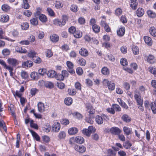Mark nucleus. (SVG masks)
Instances as JSON below:
<instances>
[{
	"mask_svg": "<svg viewBox=\"0 0 156 156\" xmlns=\"http://www.w3.org/2000/svg\"><path fill=\"white\" fill-rule=\"evenodd\" d=\"M51 41L53 43L57 42L59 39V37L58 35L56 34H53L50 37Z\"/></svg>",
	"mask_w": 156,
	"mask_h": 156,
	"instance_id": "nucleus-19",
	"label": "nucleus"
},
{
	"mask_svg": "<svg viewBox=\"0 0 156 156\" xmlns=\"http://www.w3.org/2000/svg\"><path fill=\"white\" fill-rule=\"evenodd\" d=\"M45 53L46 56L48 58H50L53 55V53L51 49H47Z\"/></svg>",
	"mask_w": 156,
	"mask_h": 156,
	"instance_id": "nucleus-54",
	"label": "nucleus"
},
{
	"mask_svg": "<svg viewBox=\"0 0 156 156\" xmlns=\"http://www.w3.org/2000/svg\"><path fill=\"white\" fill-rule=\"evenodd\" d=\"M92 29L93 31L96 33H99L100 31V26L97 25H93L92 26Z\"/></svg>",
	"mask_w": 156,
	"mask_h": 156,
	"instance_id": "nucleus-37",
	"label": "nucleus"
},
{
	"mask_svg": "<svg viewBox=\"0 0 156 156\" xmlns=\"http://www.w3.org/2000/svg\"><path fill=\"white\" fill-rule=\"evenodd\" d=\"M76 62L77 63L82 66H85L86 64V60L82 57L78 58L76 60Z\"/></svg>",
	"mask_w": 156,
	"mask_h": 156,
	"instance_id": "nucleus-15",
	"label": "nucleus"
},
{
	"mask_svg": "<svg viewBox=\"0 0 156 156\" xmlns=\"http://www.w3.org/2000/svg\"><path fill=\"white\" fill-rule=\"evenodd\" d=\"M100 25L104 27L105 30L107 33L111 32V28L105 20H101Z\"/></svg>",
	"mask_w": 156,
	"mask_h": 156,
	"instance_id": "nucleus-7",
	"label": "nucleus"
},
{
	"mask_svg": "<svg viewBox=\"0 0 156 156\" xmlns=\"http://www.w3.org/2000/svg\"><path fill=\"white\" fill-rule=\"evenodd\" d=\"M120 21L123 24L126 23L128 20L126 16L122 15L120 18Z\"/></svg>",
	"mask_w": 156,
	"mask_h": 156,
	"instance_id": "nucleus-59",
	"label": "nucleus"
},
{
	"mask_svg": "<svg viewBox=\"0 0 156 156\" xmlns=\"http://www.w3.org/2000/svg\"><path fill=\"white\" fill-rule=\"evenodd\" d=\"M15 51L20 53H26L27 52V51L25 48L18 46L16 47Z\"/></svg>",
	"mask_w": 156,
	"mask_h": 156,
	"instance_id": "nucleus-16",
	"label": "nucleus"
},
{
	"mask_svg": "<svg viewBox=\"0 0 156 156\" xmlns=\"http://www.w3.org/2000/svg\"><path fill=\"white\" fill-rule=\"evenodd\" d=\"M147 13L148 16L150 18H154L156 17V13L151 10H148Z\"/></svg>",
	"mask_w": 156,
	"mask_h": 156,
	"instance_id": "nucleus-27",
	"label": "nucleus"
},
{
	"mask_svg": "<svg viewBox=\"0 0 156 156\" xmlns=\"http://www.w3.org/2000/svg\"><path fill=\"white\" fill-rule=\"evenodd\" d=\"M149 32L150 34L153 37L156 36V28L154 27H151L149 29Z\"/></svg>",
	"mask_w": 156,
	"mask_h": 156,
	"instance_id": "nucleus-41",
	"label": "nucleus"
},
{
	"mask_svg": "<svg viewBox=\"0 0 156 156\" xmlns=\"http://www.w3.org/2000/svg\"><path fill=\"white\" fill-rule=\"evenodd\" d=\"M10 52V50L8 48H4L2 51V54L5 56L9 55Z\"/></svg>",
	"mask_w": 156,
	"mask_h": 156,
	"instance_id": "nucleus-52",
	"label": "nucleus"
},
{
	"mask_svg": "<svg viewBox=\"0 0 156 156\" xmlns=\"http://www.w3.org/2000/svg\"><path fill=\"white\" fill-rule=\"evenodd\" d=\"M78 129L77 128L71 127L68 130V133L69 135H74L78 133Z\"/></svg>",
	"mask_w": 156,
	"mask_h": 156,
	"instance_id": "nucleus-17",
	"label": "nucleus"
},
{
	"mask_svg": "<svg viewBox=\"0 0 156 156\" xmlns=\"http://www.w3.org/2000/svg\"><path fill=\"white\" fill-rule=\"evenodd\" d=\"M64 103L66 105L70 106L73 103V99L70 97H66L65 99Z\"/></svg>",
	"mask_w": 156,
	"mask_h": 156,
	"instance_id": "nucleus-31",
	"label": "nucleus"
},
{
	"mask_svg": "<svg viewBox=\"0 0 156 156\" xmlns=\"http://www.w3.org/2000/svg\"><path fill=\"white\" fill-rule=\"evenodd\" d=\"M75 150L79 153H83L86 151V147L83 145H80L76 144L74 147Z\"/></svg>",
	"mask_w": 156,
	"mask_h": 156,
	"instance_id": "nucleus-6",
	"label": "nucleus"
},
{
	"mask_svg": "<svg viewBox=\"0 0 156 156\" xmlns=\"http://www.w3.org/2000/svg\"><path fill=\"white\" fill-rule=\"evenodd\" d=\"M51 129V126L48 124H45L44 125L43 129L44 132L48 133L50 131Z\"/></svg>",
	"mask_w": 156,
	"mask_h": 156,
	"instance_id": "nucleus-43",
	"label": "nucleus"
},
{
	"mask_svg": "<svg viewBox=\"0 0 156 156\" xmlns=\"http://www.w3.org/2000/svg\"><path fill=\"white\" fill-rule=\"evenodd\" d=\"M66 63L68 71L71 73H74L75 71L73 69L74 65L73 63L70 61H67Z\"/></svg>",
	"mask_w": 156,
	"mask_h": 156,
	"instance_id": "nucleus-9",
	"label": "nucleus"
},
{
	"mask_svg": "<svg viewBox=\"0 0 156 156\" xmlns=\"http://www.w3.org/2000/svg\"><path fill=\"white\" fill-rule=\"evenodd\" d=\"M107 155L104 156H116V151L111 149H109L106 150Z\"/></svg>",
	"mask_w": 156,
	"mask_h": 156,
	"instance_id": "nucleus-29",
	"label": "nucleus"
},
{
	"mask_svg": "<svg viewBox=\"0 0 156 156\" xmlns=\"http://www.w3.org/2000/svg\"><path fill=\"white\" fill-rule=\"evenodd\" d=\"M30 22L31 24L34 26H37L38 24V21L37 17L32 18L30 20Z\"/></svg>",
	"mask_w": 156,
	"mask_h": 156,
	"instance_id": "nucleus-44",
	"label": "nucleus"
},
{
	"mask_svg": "<svg viewBox=\"0 0 156 156\" xmlns=\"http://www.w3.org/2000/svg\"><path fill=\"white\" fill-rule=\"evenodd\" d=\"M144 39L146 44L149 46L152 45V41L151 38L147 36H145L144 37Z\"/></svg>",
	"mask_w": 156,
	"mask_h": 156,
	"instance_id": "nucleus-21",
	"label": "nucleus"
},
{
	"mask_svg": "<svg viewBox=\"0 0 156 156\" xmlns=\"http://www.w3.org/2000/svg\"><path fill=\"white\" fill-rule=\"evenodd\" d=\"M2 9L3 11L7 12L10 10V7L7 4H3L2 6Z\"/></svg>",
	"mask_w": 156,
	"mask_h": 156,
	"instance_id": "nucleus-58",
	"label": "nucleus"
},
{
	"mask_svg": "<svg viewBox=\"0 0 156 156\" xmlns=\"http://www.w3.org/2000/svg\"><path fill=\"white\" fill-rule=\"evenodd\" d=\"M133 53L135 55H138L139 53V49L138 47L133 45L132 47Z\"/></svg>",
	"mask_w": 156,
	"mask_h": 156,
	"instance_id": "nucleus-55",
	"label": "nucleus"
},
{
	"mask_svg": "<svg viewBox=\"0 0 156 156\" xmlns=\"http://www.w3.org/2000/svg\"><path fill=\"white\" fill-rule=\"evenodd\" d=\"M62 20L61 22L63 26L65 25L66 22L68 20V17L67 16L64 15L62 16Z\"/></svg>",
	"mask_w": 156,
	"mask_h": 156,
	"instance_id": "nucleus-63",
	"label": "nucleus"
},
{
	"mask_svg": "<svg viewBox=\"0 0 156 156\" xmlns=\"http://www.w3.org/2000/svg\"><path fill=\"white\" fill-rule=\"evenodd\" d=\"M123 145L124 148L126 149H128L130 148L132 144L129 141H127L123 143Z\"/></svg>",
	"mask_w": 156,
	"mask_h": 156,
	"instance_id": "nucleus-45",
	"label": "nucleus"
},
{
	"mask_svg": "<svg viewBox=\"0 0 156 156\" xmlns=\"http://www.w3.org/2000/svg\"><path fill=\"white\" fill-rule=\"evenodd\" d=\"M101 73L104 75H108L109 74V70L107 67H103L101 70Z\"/></svg>",
	"mask_w": 156,
	"mask_h": 156,
	"instance_id": "nucleus-50",
	"label": "nucleus"
},
{
	"mask_svg": "<svg viewBox=\"0 0 156 156\" xmlns=\"http://www.w3.org/2000/svg\"><path fill=\"white\" fill-rule=\"evenodd\" d=\"M72 114L74 117L78 119H80L83 117L82 115L78 112H74L73 113H72Z\"/></svg>",
	"mask_w": 156,
	"mask_h": 156,
	"instance_id": "nucleus-47",
	"label": "nucleus"
},
{
	"mask_svg": "<svg viewBox=\"0 0 156 156\" xmlns=\"http://www.w3.org/2000/svg\"><path fill=\"white\" fill-rule=\"evenodd\" d=\"M86 108L89 114L93 115L95 113V110L93 108L92 106L90 104L87 103L86 105Z\"/></svg>",
	"mask_w": 156,
	"mask_h": 156,
	"instance_id": "nucleus-12",
	"label": "nucleus"
},
{
	"mask_svg": "<svg viewBox=\"0 0 156 156\" xmlns=\"http://www.w3.org/2000/svg\"><path fill=\"white\" fill-rule=\"evenodd\" d=\"M37 54L36 52L33 50L30 51L28 53V57L32 58L33 59L36 56Z\"/></svg>",
	"mask_w": 156,
	"mask_h": 156,
	"instance_id": "nucleus-49",
	"label": "nucleus"
},
{
	"mask_svg": "<svg viewBox=\"0 0 156 156\" xmlns=\"http://www.w3.org/2000/svg\"><path fill=\"white\" fill-rule=\"evenodd\" d=\"M142 1V0H139ZM129 5L130 7L133 10H135L137 8L138 2L137 0H130Z\"/></svg>",
	"mask_w": 156,
	"mask_h": 156,
	"instance_id": "nucleus-11",
	"label": "nucleus"
},
{
	"mask_svg": "<svg viewBox=\"0 0 156 156\" xmlns=\"http://www.w3.org/2000/svg\"><path fill=\"white\" fill-rule=\"evenodd\" d=\"M31 0H23V7L24 9H27L30 8L29 3Z\"/></svg>",
	"mask_w": 156,
	"mask_h": 156,
	"instance_id": "nucleus-36",
	"label": "nucleus"
},
{
	"mask_svg": "<svg viewBox=\"0 0 156 156\" xmlns=\"http://www.w3.org/2000/svg\"><path fill=\"white\" fill-rule=\"evenodd\" d=\"M47 72V70L44 68L40 69L38 70V75L41 76H44Z\"/></svg>",
	"mask_w": 156,
	"mask_h": 156,
	"instance_id": "nucleus-62",
	"label": "nucleus"
},
{
	"mask_svg": "<svg viewBox=\"0 0 156 156\" xmlns=\"http://www.w3.org/2000/svg\"><path fill=\"white\" fill-rule=\"evenodd\" d=\"M32 60L35 63L39 64L42 62V60L39 57L36 56Z\"/></svg>",
	"mask_w": 156,
	"mask_h": 156,
	"instance_id": "nucleus-53",
	"label": "nucleus"
},
{
	"mask_svg": "<svg viewBox=\"0 0 156 156\" xmlns=\"http://www.w3.org/2000/svg\"><path fill=\"white\" fill-rule=\"evenodd\" d=\"M14 105L12 104H10L8 106V110L11 113L12 116L14 118V120L15 122V120L16 121V116L15 112L14 109Z\"/></svg>",
	"mask_w": 156,
	"mask_h": 156,
	"instance_id": "nucleus-14",
	"label": "nucleus"
},
{
	"mask_svg": "<svg viewBox=\"0 0 156 156\" xmlns=\"http://www.w3.org/2000/svg\"><path fill=\"white\" fill-rule=\"evenodd\" d=\"M61 127L60 124L59 123L55 122H54V126L53 127V129L55 132L59 131Z\"/></svg>",
	"mask_w": 156,
	"mask_h": 156,
	"instance_id": "nucleus-28",
	"label": "nucleus"
},
{
	"mask_svg": "<svg viewBox=\"0 0 156 156\" xmlns=\"http://www.w3.org/2000/svg\"><path fill=\"white\" fill-rule=\"evenodd\" d=\"M107 132L108 133H110L112 135H119L122 131L119 128L116 127H112L110 129H108Z\"/></svg>",
	"mask_w": 156,
	"mask_h": 156,
	"instance_id": "nucleus-3",
	"label": "nucleus"
},
{
	"mask_svg": "<svg viewBox=\"0 0 156 156\" xmlns=\"http://www.w3.org/2000/svg\"><path fill=\"white\" fill-rule=\"evenodd\" d=\"M38 111L41 112H43L45 111L44 105L43 103L39 102L37 104Z\"/></svg>",
	"mask_w": 156,
	"mask_h": 156,
	"instance_id": "nucleus-18",
	"label": "nucleus"
},
{
	"mask_svg": "<svg viewBox=\"0 0 156 156\" xmlns=\"http://www.w3.org/2000/svg\"><path fill=\"white\" fill-rule=\"evenodd\" d=\"M136 93L138 94H135L134 95V98L136 101L137 105H143V99L142 98L140 94L139 91H136Z\"/></svg>",
	"mask_w": 156,
	"mask_h": 156,
	"instance_id": "nucleus-5",
	"label": "nucleus"
},
{
	"mask_svg": "<svg viewBox=\"0 0 156 156\" xmlns=\"http://www.w3.org/2000/svg\"><path fill=\"white\" fill-rule=\"evenodd\" d=\"M70 9L72 11L76 12L78 11V8L76 5L73 4L70 7Z\"/></svg>",
	"mask_w": 156,
	"mask_h": 156,
	"instance_id": "nucleus-60",
	"label": "nucleus"
},
{
	"mask_svg": "<svg viewBox=\"0 0 156 156\" xmlns=\"http://www.w3.org/2000/svg\"><path fill=\"white\" fill-rule=\"evenodd\" d=\"M125 28L124 27L121 26L117 30V33L119 37L123 36L125 33Z\"/></svg>",
	"mask_w": 156,
	"mask_h": 156,
	"instance_id": "nucleus-10",
	"label": "nucleus"
},
{
	"mask_svg": "<svg viewBox=\"0 0 156 156\" xmlns=\"http://www.w3.org/2000/svg\"><path fill=\"white\" fill-rule=\"evenodd\" d=\"M144 9L142 8H138L136 11L137 16L139 17L142 16L144 14Z\"/></svg>",
	"mask_w": 156,
	"mask_h": 156,
	"instance_id": "nucleus-32",
	"label": "nucleus"
},
{
	"mask_svg": "<svg viewBox=\"0 0 156 156\" xmlns=\"http://www.w3.org/2000/svg\"><path fill=\"white\" fill-rule=\"evenodd\" d=\"M121 119L123 121L126 122H129L131 121V118L127 114H124L122 116Z\"/></svg>",
	"mask_w": 156,
	"mask_h": 156,
	"instance_id": "nucleus-33",
	"label": "nucleus"
},
{
	"mask_svg": "<svg viewBox=\"0 0 156 156\" xmlns=\"http://www.w3.org/2000/svg\"><path fill=\"white\" fill-rule=\"evenodd\" d=\"M30 77L32 79L35 80H37L39 79V75L37 73L33 72L30 74Z\"/></svg>",
	"mask_w": 156,
	"mask_h": 156,
	"instance_id": "nucleus-40",
	"label": "nucleus"
},
{
	"mask_svg": "<svg viewBox=\"0 0 156 156\" xmlns=\"http://www.w3.org/2000/svg\"><path fill=\"white\" fill-rule=\"evenodd\" d=\"M149 72L153 74L154 76L156 77V67H151L149 68Z\"/></svg>",
	"mask_w": 156,
	"mask_h": 156,
	"instance_id": "nucleus-57",
	"label": "nucleus"
},
{
	"mask_svg": "<svg viewBox=\"0 0 156 156\" xmlns=\"http://www.w3.org/2000/svg\"><path fill=\"white\" fill-rule=\"evenodd\" d=\"M80 55L82 57H86L89 55V52L88 50L84 47H82L79 51Z\"/></svg>",
	"mask_w": 156,
	"mask_h": 156,
	"instance_id": "nucleus-8",
	"label": "nucleus"
},
{
	"mask_svg": "<svg viewBox=\"0 0 156 156\" xmlns=\"http://www.w3.org/2000/svg\"><path fill=\"white\" fill-rule=\"evenodd\" d=\"M76 139V142L77 143L82 144L84 142V138L80 136H77L75 137Z\"/></svg>",
	"mask_w": 156,
	"mask_h": 156,
	"instance_id": "nucleus-34",
	"label": "nucleus"
},
{
	"mask_svg": "<svg viewBox=\"0 0 156 156\" xmlns=\"http://www.w3.org/2000/svg\"><path fill=\"white\" fill-rule=\"evenodd\" d=\"M13 95L15 97L16 96L20 98V101L21 105L23 106H24L25 103L27 101V100L25 98L22 97V94L19 91L16 90L15 93H13Z\"/></svg>",
	"mask_w": 156,
	"mask_h": 156,
	"instance_id": "nucleus-4",
	"label": "nucleus"
},
{
	"mask_svg": "<svg viewBox=\"0 0 156 156\" xmlns=\"http://www.w3.org/2000/svg\"><path fill=\"white\" fill-rule=\"evenodd\" d=\"M147 62L150 64H153L155 62V58L152 55H149L147 57Z\"/></svg>",
	"mask_w": 156,
	"mask_h": 156,
	"instance_id": "nucleus-23",
	"label": "nucleus"
},
{
	"mask_svg": "<svg viewBox=\"0 0 156 156\" xmlns=\"http://www.w3.org/2000/svg\"><path fill=\"white\" fill-rule=\"evenodd\" d=\"M47 75L49 77L54 78L55 76L56 72L54 70H51L47 73Z\"/></svg>",
	"mask_w": 156,
	"mask_h": 156,
	"instance_id": "nucleus-30",
	"label": "nucleus"
},
{
	"mask_svg": "<svg viewBox=\"0 0 156 156\" xmlns=\"http://www.w3.org/2000/svg\"><path fill=\"white\" fill-rule=\"evenodd\" d=\"M123 130L124 134L126 136L131 134L132 133V128H129L128 127L124 126L123 127Z\"/></svg>",
	"mask_w": 156,
	"mask_h": 156,
	"instance_id": "nucleus-20",
	"label": "nucleus"
},
{
	"mask_svg": "<svg viewBox=\"0 0 156 156\" xmlns=\"http://www.w3.org/2000/svg\"><path fill=\"white\" fill-rule=\"evenodd\" d=\"M30 131L34 139L36 140L37 141H40V137L39 136L36 132L33 130H30Z\"/></svg>",
	"mask_w": 156,
	"mask_h": 156,
	"instance_id": "nucleus-25",
	"label": "nucleus"
},
{
	"mask_svg": "<svg viewBox=\"0 0 156 156\" xmlns=\"http://www.w3.org/2000/svg\"><path fill=\"white\" fill-rule=\"evenodd\" d=\"M73 34L75 38H80L82 36V33L79 30H76Z\"/></svg>",
	"mask_w": 156,
	"mask_h": 156,
	"instance_id": "nucleus-46",
	"label": "nucleus"
},
{
	"mask_svg": "<svg viewBox=\"0 0 156 156\" xmlns=\"http://www.w3.org/2000/svg\"><path fill=\"white\" fill-rule=\"evenodd\" d=\"M43 141L46 143H48L50 141V137L46 135H44L42 137Z\"/></svg>",
	"mask_w": 156,
	"mask_h": 156,
	"instance_id": "nucleus-61",
	"label": "nucleus"
},
{
	"mask_svg": "<svg viewBox=\"0 0 156 156\" xmlns=\"http://www.w3.org/2000/svg\"><path fill=\"white\" fill-rule=\"evenodd\" d=\"M95 121L98 124H101L103 122V119L102 117L97 115L95 117Z\"/></svg>",
	"mask_w": 156,
	"mask_h": 156,
	"instance_id": "nucleus-39",
	"label": "nucleus"
},
{
	"mask_svg": "<svg viewBox=\"0 0 156 156\" xmlns=\"http://www.w3.org/2000/svg\"><path fill=\"white\" fill-rule=\"evenodd\" d=\"M47 11L48 12V15L51 16H55V14L54 11L51 8L48 7L47 9Z\"/></svg>",
	"mask_w": 156,
	"mask_h": 156,
	"instance_id": "nucleus-51",
	"label": "nucleus"
},
{
	"mask_svg": "<svg viewBox=\"0 0 156 156\" xmlns=\"http://www.w3.org/2000/svg\"><path fill=\"white\" fill-rule=\"evenodd\" d=\"M33 63L32 61L30 60H27L23 62L22 64V66L24 68H30L33 66Z\"/></svg>",
	"mask_w": 156,
	"mask_h": 156,
	"instance_id": "nucleus-13",
	"label": "nucleus"
},
{
	"mask_svg": "<svg viewBox=\"0 0 156 156\" xmlns=\"http://www.w3.org/2000/svg\"><path fill=\"white\" fill-rule=\"evenodd\" d=\"M150 106L153 113L154 114H156V99L154 101L151 102Z\"/></svg>",
	"mask_w": 156,
	"mask_h": 156,
	"instance_id": "nucleus-26",
	"label": "nucleus"
},
{
	"mask_svg": "<svg viewBox=\"0 0 156 156\" xmlns=\"http://www.w3.org/2000/svg\"><path fill=\"white\" fill-rule=\"evenodd\" d=\"M70 96H74L76 93V91L75 89L73 88H69L67 90Z\"/></svg>",
	"mask_w": 156,
	"mask_h": 156,
	"instance_id": "nucleus-38",
	"label": "nucleus"
},
{
	"mask_svg": "<svg viewBox=\"0 0 156 156\" xmlns=\"http://www.w3.org/2000/svg\"><path fill=\"white\" fill-rule=\"evenodd\" d=\"M3 129L5 133L7 132V126L4 121L2 119L0 120V130Z\"/></svg>",
	"mask_w": 156,
	"mask_h": 156,
	"instance_id": "nucleus-22",
	"label": "nucleus"
},
{
	"mask_svg": "<svg viewBox=\"0 0 156 156\" xmlns=\"http://www.w3.org/2000/svg\"><path fill=\"white\" fill-rule=\"evenodd\" d=\"M103 83L104 85L107 86L109 90L112 91L115 89V84L112 80L109 81L108 79H104L103 81Z\"/></svg>",
	"mask_w": 156,
	"mask_h": 156,
	"instance_id": "nucleus-1",
	"label": "nucleus"
},
{
	"mask_svg": "<svg viewBox=\"0 0 156 156\" xmlns=\"http://www.w3.org/2000/svg\"><path fill=\"white\" fill-rule=\"evenodd\" d=\"M39 20L43 23H45L47 20V16L44 14H41L39 16Z\"/></svg>",
	"mask_w": 156,
	"mask_h": 156,
	"instance_id": "nucleus-42",
	"label": "nucleus"
},
{
	"mask_svg": "<svg viewBox=\"0 0 156 156\" xmlns=\"http://www.w3.org/2000/svg\"><path fill=\"white\" fill-rule=\"evenodd\" d=\"M66 136V132L64 131H60L58 135V137L60 140L65 139Z\"/></svg>",
	"mask_w": 156,
	"mask_h": 156,
	"instance_id": "nucleus-35",
	"label": "nucleus"
},
{
	"mask_svg": "<svg viewBox=\"0 0 156 156\" xmlns=\"http://www.w3.org/2000/svg\"><path fill=\"white\" fill-rule=\"evenodd\" d=\"M19 61L13 58H9L7 60V62L9 66H12L13 68L17 66L19 64Z\"/></svg>",
	"mask_w": 156,
	"mask_h": 156,
	"instance_id": "nucleus-2",
	"label": "nucleus"
},
{
	"mask_svg": "<svg viewBox=\"0 0 156 156\" xmlns=\"http://www.w3.org/2000/svg\"><path fill=\"white\" fill-rule=\"evenodd\" d=\"M9 19V16L7 14L2 15L0 17V21L3 23L7 22Z\"/></svg>",
	"mask_w": 156,
	"mask_h": 156,
	"instance_id": "nucleus-24",
	"label": "nucleus"
},
{
	"mask_svg": "<svg viewBox=\"0 0 156 156\" xmlns=\"http://www.w3.org/2000/svg\"><path fill=\"white\" fill-rule=\"evenodd\" d=\"M60 122L62 125L64 126L67 125L69 123V120L68 119H61Z\"/></svg>",
	"mask_w": 156,
	"mask_h": 156,
	"instance_id": "nucleus-64",
	"label": "nucleus"
},
{
	"mask_svg": "<svg viewBox=\"0 0 156 156\" xmlns=\"http://www.w3.org/2000/svg\"><path fill=\"white\" fill-rule=\"evenodd\" d=\"M30 126L31 127L36 129H38V126L37 123H34L33 120H30Z\"/></svg>",
	"mask_w": 156,
	"mask_h": 156,
	"instance_id": "nucleus-48",
	"label": "nucleus"
},
{
	"mask_svg": "<svg viewBox=\"0 0 156 156\" xmlns=\"http://www.w3.org/2000/svg\"><path fill=\"white\" fill-rule=\"evenodd\" d=\"M53 23L54 24L60 27L63 26L61 20L58 19H55L53 20Z\"/></svg>",
	"mask_w": 156,
	"mask_h": 156,
	"instance_id": "nucleus-56",
	"label": "nucleus"
}]
</instances>
